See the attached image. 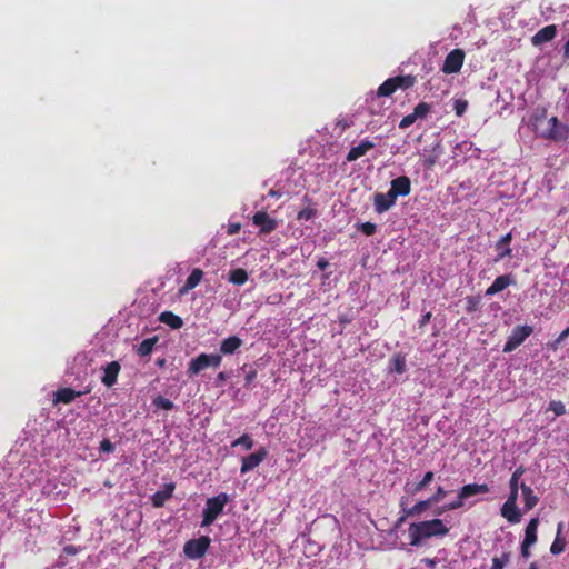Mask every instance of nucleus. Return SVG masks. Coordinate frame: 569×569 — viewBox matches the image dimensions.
Returning <instances> with one entry per match:
<instances>
[{
    "instance_id": "nucleus-1",
    "label": "nucleus",
    "mask_w": 569,
    "mask_h": 569,
    "mask_svg": "<svg viewBox=\"0 0 569 569\" xmlns=\"http://www.w3.org/2000/svg\"><path fill=\"white\" fill-rule=\"evenodd\" d=\"M409 538L411 546H419L422 540L438 536H446L449 528L445 526L441 519H432L410 523Z\"/></svg>"
},
{
    "instance_id": "nucleus-2",
    "label": "nucleus",
    "mask_w": 569,
    "mask_h": 569,
    "mask_svg": "<svg viewBox=\"0 0 569 569\" xmlns=\"http://www.w3.org/2000/svg\"><path fill=\"white\" fill-rule=\"evenodd\" d=\"M229 500V496L226 492H221L214 497L208 498L202 512L201 527L211 526L223 512V509Z\"/></svg>"
},
{
    "instance_id": "nucleus-3",
    "label": "nucleus",
    "mask_w": 569,
    "mask_h": 569,
    "mask_svg": "<svg viewBox=\"0 0 569 569\" xmlns=\"http://www.w3.org/2000/svg\"><path fill=\"white\" fill-rule=\"evenodd\" d=\"M222 362V356L219 353H200L192 358L188 365V375L194 376L207 368H218Z\"/></svg>"
},
{
    "instance_id": "nucleus-4",
    "label": "nucleus",
    "mask_w": 569,
    "mask_h": 569,
    "mask_svg": "<svg viewBox=\"0 0 569 569\" xmlns=\"http://www.w3.org/2000/svg\"><path fill=\"white\" fill-rule=\"evenodd\" d=\"M211 543V539L208 536H201L197 539L188 540L183 546V552L187 558L196 560L202 558Z\"/></svg>"
},
{
    "instance_id": "nucleus-5",
    "label": "nucleus",
    "mask_w": 569,
    "mask_h": 569,
    "mask_svg": "<svg viewBox=\"0 0 569 569\" xmlns=\"http://www.w3.org/2000/svg\"><path fill=\"white\" fill-rule=\"evenodd\" d=\"M533 332V328L531 326H516L510 336L508 337L502 351L505 353H510L516 350L520 345L525 342V340L531 336Z\"/></svg>"
},
{
    "instance_id": "nucleus-6",
    "label": "nucleus",
    "mask_w": 569,
    "mask_h": 569,
    "mask_svg": "<svg viewBox=\"0 0 569 569\" xmlns=\"http://www.w3.org/2000/svg\"><path fill=\"white\" fill-rule=\"evenodd\" d=\"M549 129L542 133V137L552 141H565L569 138V126L561 123L557 117L548 120Z\"/></svg>"
},
{
    "instance_id": "nucleus-7",
    "label": "nucleus",
    "mask_w": 569,
    "mask_h": 569,
    "mask_svg": "<svg viewBox=\"0 0 569 569\" xmlns=\"http://www.w3.org/2000/svg\"><path fill=\"white\" fill-rule=\"evenodd\" d=\"M465 56L462 49H453L446 56L441 71L446 74L459 72L463 66Z\"/></svg>"
},
{
    "instance_id": "nucleus-8",
    "label": "nucleus",
    "mask_w": 569,
    "mask_h": 569,
    "mask_svg": "<svg viewBox=\"0 0 569 569\" xmlns=\"http://www.w3.org/2000/svg\"><path fill=\"white\" fill-rule=\"evenodd\" d=\"M252 223L259 228L261 234H269L278 228L277 220L270 218L266 211H257L252 216Z\"/></svg>"
},
{
    "instance_id": "nucleus-9",
    "label": "nucleus",
    "mask_w": 569,
    "mask_h": 569,
    "mask_svg": "<svg viewBox=\"0 0 569 569\" xmlns=\"http://www.w3.org/2000/svg\"><path fill=\"white\" fill-rule=\"evenodd\" d=\"M397 89H398V88H397V86H396V83H395L393 78H389V79H387L385 82H382V83L379 86V88H378V90H377L376 94H373V96L371 97L370 106H369V112H370L371 114H377V113H379V110H377V109L375 108V102H376L380 97H390V96H391V94H392Z\"/></svg>"
},
{
    "instance_id": "nucleus-10",
    "label": "nucleus",
    "mask_w": 569,
    "mask_h": 569,
    "mask_svg": "<svg viewBox=\"0 0 569 569\" xmlns=\"http://www.w3.org/2000/svg\"><path fill=\"white\" fill-rule=\"evenodd\" d=\"M268 452L266 448H260L256 452H252L248 455L247 457L242 458V463L240 468V472L247 473L251 470H253L256 467H258L267 457Z\"/></svg>"
},
{
    "instance_id": "nucleus-11",
    "label": "nucleus",
    "mask_w": 569,
    "mask_h": 569,
    "mask_svg": "<svg viewBox=\"0 0 569 569\" xmlns=\"http://www.w3.org/2000/svg\"><path fill=\"white\" fill-rule=\"evenodd\" d=\"M397 197L392 196V192L389 190L387 193L377 192L373 196V204L375 210L378 213H383L388 211L395 203Z\"/></svg>"
},
{
    "instance_id": "nucleus-12",
    "label": "nucleus",
    "mask_w": 569,
    "mask_h": 569,
    "mask_svg": "<svg viewBox=\"0 0 569 569\" xmlns=\"http://www.w3.org/2000/svg\"><path fill=\"white\" fill-rule=\"evenodd\" d=\"M392 196L406 197L411 192V181L407 176H400L390 182V189Z\"/></svg>"
},
{
    "instance_id": "nucleus-13",
    "label": "nucleus",
    "mask_w": 569,
    "mask_h": 569,
    "mask_svg": "<svg viewBox=\"0 0 569 569\" xmlns=\"http://www.w3.org/2000/svg\"><path fill=\"white\" fill-rule=\"evenodd\" d=\"M557 36V26L548 24L541 28L532 38L531 43L535 47H540L546 42L553 40Z\"/></svg>"
},
{
    "instance_id": "nucleus-14",
    "label": "nucleus",
    "mask_w": 569,
    "mask_h": 569,
    "mask_svg": "<svg viewBox=\"0 0 569 569\" xmlns=\"http://www.w3.org/2000/svg\"><path fill=\"white\" fill-rule=\"evenodd\" d=\"M89 390L84 391H76L71 388H60L53 393V402L54 403H64L69 405L76 398L81 397L86 393H88Z\"/></svg>"
},
{
    "instance_id": "nucleus-15",
    "label": "nucleus",
    "mask_w": 569,
    "mask_h": 569,
    "mask_svg": "<svg viewBox=\"0 0 569 569\" xmlns=\"http://www.w3.org/2000/svg\"><path fill=\"white\" fill-rule=\"evenodd\" d=\"M121 370V366L118 361H111L103 368V376L101 377V382L111 388L116 385L118 380L119 372Z\"/></svg>"
},
{
    "instance_id": "nucleus-16",
    "label": "nucleus",
    "mask_w": 569,
    "mask_h": 569,
    "mask_svg": "<svg viewBox=\"0 0 569 569\" xmlns=\"http://www.w3.org/2000/svg\"><path fill=\"white\" fill-rule=\"evenodd\" d=\"M515 284V278L512 274L498 276L493 282L487 288L486 296H493L505 290L509 286Z\"/></svg>"
},
{
    "instance_id": "nucleus-17",
    "label": "nucleus",
    "mask_w": 569,
    "mask_h": 569,
    "mask_svg": "<svg viewBox=\"0 0 569 569\" xmlns=\"http://www.w3.org/2000/svg\"><path fill=\"white\" fill-rule=\"evenodd\" d=\"M511 240H512V232H508L497 241V243L495 246V249L497 252V256L495 258L496 262L502 260L506 257H511V253H512V249L510 247Z\"/></svg>"
},
{
    "instance_id": "nucleus-18",
    "label": "nucleus",
    "mask_w": 569,
    "mask_h": 569,
    "mask_svg": "<svg viewBox=\"0 0 569 569\" xmlns=\"http://www.w3.org/2000/svg\"><path fill=\"white\" fill-rule=\"evenodd\" d=\"M204 273L201 269L199 268H194L191 273L189 274V277L187 278L184 284L182 287L179 288V295L180 296H184L187 295L190 290L194 289L197 286H199V283L201 282L202 278H203Z\"/></svg>"
},
{
    "instance_id": "nucleus-19",
    "label": "nucleus",
    "mask_w": 569,
    "mask_h": 569,
    "mask_svg": "<svg viewBox=\"0 0 569 569\" xmlns=\"http://www.w3.org/2000/svg\"><path fill=\"white\" fill-rule=\"evenodd\" d=\"M375 148V143L370 140H362L358 146L352 147L347 153V161L353 162L360 157L365 156L368 151Z\"/></svg>"
},
{
    "instance_id": "nucleus-20",
    "label": "nucleus",
    "mask_w": 569,
    "mask_h": 569,
    "mask_svg": "<svg viewBox=\"0 0 569 569\" xmlns=\"http://www.w3.org/2000/svg\"><path fill=\"white\" fill-rule=\"evenodd\" d=\"M490 488L487 483H469L465 485L460 490V499H469L476 495L488 493Z\"/></svg>"
},
{
    "instance_id": "nucleus-21",
    "label": "nucleus",
    "mask_w": 569,
    "mask_h": 569,
    "mask_svg": "<svg viewBox=\"0 0 569 569\" xmlns=\"http://www.w3.org/2000/svg\"><path fill=\"white\" fill-rule=\"evenodd\" d=\"M501 516L510 523H519L522 517L517 503L510 505L506 502L501 507Z\"/></svg>"
},
{
    "instance_id": "nucleus-22",
    "label": "nucleus",
    "mask_w": 569,
    "mask_h": 569,
    "mask_svg": "<svg viewBox=\"0 0 569 569\" xmlns=\"http://www.w3.org/2000/svg\"><path fill=\"white\" fill-rule=\"evenodd\" d=\"M243 341L237 336H230L223 339L220 343V352L222 355H233L241 346Z\"/></svg>"
},
{
    "instance_id": "nucleus-23",
    "label": "nucleus",
    "mask_w": 569,
    "mask_h": 569,
    "mask_svg": "<svg viewBox=\"0 0 569 569\" xmlns=\"http://www.w3.org/2000/svg\"><path fill=\"white\" fill-rule=\"evenodd\" d=\"M520 489L523 498L525 510L529 511L533 509L539 501L538 496L535 495L531 487L527 486L525 482L520 485Z\"/></svg>"
},
{
    "instance_id": "nucleus-24",
    "label": "nucleus",
    "mask_w": 569,
    "mask_h": 569,
    "mask_svg": "<svg viewBox=\"0 0 569 569\" xmlns=\"http://www.w3.org/2000/svg\"><path fill=\"white\" fill-rule=\"evenodd\" d=\"M159 321L169 326L171 329H180L183 326L181 317L177 316L172 311H163L159 316Z\"/></svg>"
},
{
    "instance_id": "nucleus-25",
    "label": "nucleus",
    "mask_w": 569,
    "mask_h": 569,
    "mask_svg": "<svg viewBox=\"0 0 569 569\" xmlns=\"http://www.w3.org/2000/svg\"><path fill=\"white\" fill-rule=\"evenodd\" d=\"M173 490H174V485L169 483L166 486V488L163 490H160V491H157L156 493H153V496L151 498L152 505L157 508L162 507L164 505L166 500L171 498Z\"/></svg>"
},
{
    "instance_id": "nucleus-26",
    "label": "nucleus",
    "mask_w": 569,
    "mask_h": 569,
    "mask_svg": "<svg viewBox=\"0 0 569 569\" xmlns=\"http://www.w3.org/2000/svg\"><path fill=\"white\" fill-rule=\"evenodd\" d=\"M539 526V519L532 518L525 529V538L522 542H526V546H532L537 541V530Z\"/></svg>"
},
{
    "instance_id": "nucleus-27",
    "label": "nucleus",
    "mask_w": 569,
    "mask_h": 569,
    "mask_svg": "<svg viewBox=\"0 0 569 569\" xmlns=\"http://www.w3.org/2000/svg\"><path fill=\"white\" fill-rule=\"evenodd\" d=\"M390 371L402 375L407 370L406 356L401 352H397L390 359Z\"/></svg>"
},
{
    "instance_id": "nucleus-28",
    "label": "nucleus",
    "mask_w": 569,
    "mask_h": 569,
    "mask_svg": "<svg viewBox=\"0 0 569 569\" xmlns=\"http://www.w3.org/2000/svg\"><path fill=\"white\" fill-rule=\"evenodd\" d=\"M248 272L242 268L232 269L229 271V282L236 286H242L248 281Z\"/></svg>"
},
{
    "instance_id": "nucleus-29",
    "label": "nucleus",
    "mask_w": 569,
    "mask_h": 569,
    "mask_svg": "<svg viewBox=\"0 0 569 569\" xmlns=\"http://www.w3.org/2000/svg\"><path fill=\"white\" fill-rule=\"evenodd\" d=\"M158 341V338L157 337H152V338H147L144 339L139 346H138V349H137V353L140 356V357H147L149 356L153 348H154V345L157 343Z\"/></svg>"
},
{
    "instance_id": "nucleus-30",
    "label": "nucleus",
    "mask_w": 569,
    "mask_h": 569,
    "mask_svg": "<svg viewBox=\"0 0 569 569\" xmlns=\"http://www.w3.org/2000/svg\"><path fill=\"white\" fill-rule=\"evenodd\" d=\"M393 80H395L397 88L402 89V90L411 88L416 82V78L411 74L397 76V77H393Z\"/></svg>"
},
{
    "instance_id": "nucleus-31",
    "label": "nucleus",
    "mask_w": 569,
    "mask_h": 569,
    "mask_svg": "<svg viewBox=\"0 0 569 569\" xmlns=\"http://www.w3.org/2000/svg\"><path fill=\"white\" fill-rule=\"evenodd\" d=\"M567 546V541L565 537L559 536V533H556L555 540L551 543L550 552L555 556L560 555L565 551Z\"/></svg>"
},
{
    "instance_id": "nucleus-32",
    "label": "nucleus",
    "mask_w": 569,
    "mask_h": 569,
    "mask_svg": "<svg viewBox=\"0 0 569 569\" xmlns=\"http://www.w3.org/2000/svg\"><path fill=\"white\" fill-rule=\"evenodd\" d=\"M430 506H431V502H430L429 499L418 501L413 507L408 509V513L407 515L419 516L423 511H426Z\"/></svg>"
},
{
    "instance_id": "nucleus-33",
    "label": "nucleus",
    "mask_w": 569,
    "mask_h": 569,
    "mask_svg": "<svg viewBox=\"0 0 569 569\" xmlns=\"http://www.w3.org/2000/svg\"><path fill=\"white\" fill-rule=\"evenodd\" d=\"M152 405L158 408V409H163V410H171L173 409L174 405L173 402L168 399V398H164L163 396H157L153 400H152Z\"/></svg>"
},
{
    "instance_id": "nucleus-34",
    "label": "nucleus",
    "mask_w": 569,
    "mask_h": 569,
    "mask_svg": "<svg viewBox=\"0 0 569 569\" xmlns=\"http://www.w3.org/2000/svg\"><path fill=\"white\" fill-rule=\"evenodd\" d=\"M431 106L427 102H419L413 109V116L416 119H423L430 112Z\"/></svg>"
},
{
    "instance_id": "nucleus-35",
    "label": "nucleus",
    "mask_w": 569,
    "mask_h": 569,
    "mask_svg": "<svg viewBox=\"0 0 569 569\" xmlns=\"http://www.w3.org/2000/svg\"><path fill=\"white\" fill-rule=\"evenodd\" d=\"M238 446H243L246 450H250L253 447V440L248 433H244L231 443L232 448Z\"/></svg>"
},
{
    "instance_id": "nucleus-36",
    "label": "nucleus",
    "mask_w": 569,
    "mask_h": 569,
    "mask_svg": "<svg viewBox=\"0 0 569 569\" xmlns=\"http://www.w3.org/2000/svg\"><path fill=\"white\" fill-rule=\"evenodd\" d=\"M435 478V473L432 471H428L425 473L423 478L413 485L412 492H419L425 489Z\"/></svg>"
},
{
    "instance_id": "nucleus-37",
    "label": "nucleus",
    "mask_w": 569,
    "mask_h": 569,
    "mask_svg": "<svg viewBox=\"0 0 569 569\" xmlns=\"http://www.w3.org/2000/svg\"><path fill=\"white\" fill-rule=\"evenodd\" d=\"M526 472V469L523 466H519L512 473L510 481H509V488H518L520 489L519 479L522 477V475Z\"/></svg>"
},
{
    "instance_id": "nucleus-38",
    "label": "nucleus",
    "mask_w": 569,
    "mask_h": 569,
    "mask_svg": "<svg viewBox=\"0 0 569 569\" xmlns=\"http://www.w3.org/2000/svg\"><path fill=\"white\" fill-rule=\"evenodd\" d=\"M510 560V555L508 552L502 553L501 557H495L492 559V566L490 569H503L506 565Z\"/></svg>"
},
{
    "instance_id": "nucleus-39",
    "label": "nucleus",
    "mask_w": 569,
    "mask_h": 569,
    "mask_svg": "<svg viewBox=\"0 0 569 569\" xmlns=\"http://www.w3.org/2000/svg\"><path fill=\"white\" fill-rule=\"evenodd\" d=\"M480 300L477 297L468 296L466 298V311L472 313L479 309Z\"/></svg>"
},
{
    "instance_id": "nucleus-40",
    "label": "nucleus",
    "mask_w": 569,
    "mask_h": 569,
    "mask_svg": "<svg viewBox=\"0 0 569 569\" xmlns=\"http://www.w3.org/2000/svg\"><path fill=\"white\" fill-rule=\"evenodd\" d=\"M548 409L553 411L558 417L565 415L566 412L565 405L559 400L550 401Z\"/></svg>"
},
{
    "instance_id": "nucleus-41",
    "label": "nucleus",
    "mask_w": 569,
    "mask_h": 569,
    "mask_svg": "<svg viewBox=\"0 0 569 569\" xmlns=\"http://www.w3.org/2000/svg\"><path fill=\"white\" fill-rule=\"evenodd\" d=\"M316 216V210L312 208H305L300 210L297 214L298 220H305L308 221L312 219Z\"/></svg>"
},
{
    "instance_id": "nucleus-42",
    "label": "nucleus",
    "mask_w": 569,
    "mask_h": 569,
    "mask_svg": "<svg viewBox=\"0 0 569 569\" xmlns=\"http://www.w3.org/2000/svg\"><path fill=\"white\" fill-rule=\"evenodd\" d=\"M359 230L366 234V236H372L376 230H377V226L372 222H363L359 226Z\"/></svg>"
},
{
    "instance_id": "nucleus-43",
    "label": "nucleus",
    "mask_w": 569,
    "mask_h": 569,
    "mask_svg": "<svg viewBox=\"0 0 569 569\" xmlns=\"http://www.w3.org/2000/svg\"><path fill=\"white\" fill-rule=\"evenodd\" d=\"M446 496H447V491L442 487H438L436 492L428 499L430 500V502L432 505V503H437V502L441 501Z\"/></svg>"
},
{
    "instance_id": "nucleus-44",
    "label": "nucleus",
    "mask_w": 569,
    "mask_h": 569,
    "mask_svg": "<svg viewBox=\"0 0 569 569\" xmlns=\"http://www.w3.org/2000/svg\"><path fill=\"white\" fill-rule=\"evenodd\" d=\"M468 107V102L466 100H456L453 104V110L457 116H462L466 112Z\"/></svg>"
},
{
    "instance_id": "nucleus-45",
    "label": "nucleus",
    "mask_w": 569,
    "mask_h": 569,
    "mask_svg": "<svg viewBox=\"0 0 569 569\" xmlns=\"http://www.w3.org/2000/svg\"><path fill=\"white\" fill-rule=\"evenodd\" d=\"M417 121L416 117L413 116V113H409L407 116H405L400 123H399V128L400 129H406V128H409L411 124H413L415 122Z\"/></svg>"
},
{
    "instance_id": "nucleus-46",
    "label": "nucleus",
    "mask_w": 569,
    "mask_h": 569,
    "mask_svg": "<svg viewBox=\"0 0 569 569\" xmlns=\"http://www.w3.org/2000/svg\"><path fill=\"white\" fill-rule=\"evenodd\" d=\"M99 450L101 452H106V453H110L114 450V446L113 443L110 441V439L108 438H104L103 440H101L100 442V446H99Z\"/></svg>"
},
{
    "instance_id": "nucleus-47",
    "label": "nucleus",
    "mask_w": 569,
    "mask_h": 569,
    "mask_svg": "<svg viewBox=\"0 0 569 569\" xmlns=\"http://www.w3.org/2000/svg\"><path fill=\"white\" fill-rule=\"evenodd\" d=\"M257 375H258V372L253 368H250L248 371H246L244 386L250 387L252 385V382L256 380Z\"/></svg>"
},
{
    "instance_id": "nucleus-48",
    "label": "nucleus",
    "mask_w": 569,
    "mask_h": 569,
    "mask_svg": "<svg viewBox=\"0 0 569 569\" xmlns=\"http://www.w3.org/2000/svg\"><path fill=\"white\" fill-rule=\"evenodd\" d=\"M465 499H460V493L458 492V497L455 501L446 505L443 510H456L463 507Z\"/></svg>"
},
{
    "instance_id": "nucleus-49",
    "label": "nucleus",
    "mask_w": 569,
    "mask_h": 569,
    "mask_svg": "<svg viewBox=\"0 0 569 569\" xmlns=\"http://www.w3.org/2000/svg\"><path fill=\"white\" fill-rule=\"evenodd\" d=\"M518 492H519V489L518 488H510V492H509V496L506 500V503H517V500H518Z\"/></svg>"
},
{
    "instance_id": "nucleus-50",
    "label": "nucleus",
    "mask_w": 569,
    "mask_h": 569,
    "mask_svg": "<svg viewBox=\"0 0 569 569\" xmlns=\"http://www.w3.org/2000/svg\"><path fill=\"white\" fill-rule=\"evenodd\" d=\"M438 160V154L429 156L423 160V167L426 169H431Z\"/></svg>"
},
{
    "instance_id": "nucleus-51",
    "label": "nucleus",
    "mask_w": 569,
    "mask_h": 569,
    "mask_svg": "<svg viewBox=\"0 0 569 569\" xmlns=\"http://www.w3.org/2000/svg\"><path fill=\"white\" fill-rule=\"evenodd\" d=\"M240 229H241V224L240 223H230L228 226L227 233L229 236H233V234L238 233L240 231Z\"/></svg>"
},
{
    "instance_id": "nucleus-52",
    "label": "nucleus",
    "mask_w": 569,
    "mask_h": 569,
    "mask_svg": "<svg viewBox=\"0 0 569 569\" xmlns=\"http://www.w3.org/2000/svg\"><path fill=\"white\" fill-rule=\"evenodd\" d=\"M227 379H228V373L224 371H221L216 377V385L223 386V383L227 381Z\"/></svg>"
},
{
    "instance_id": "nucleus-53",
    "label": "nucleus",
    "mask_w": 569,
    "mask_h": 569,
    "mask_svg": "<svg viewBox=\"0 0 569 569\" xmlns=\"http://www.w3.org/2000/svg\"><path fill=\"white\" fill-rule=\"evenodd\" d=\"M431 317H432V313L430 311L422 315L419 320V327L423 328L427 323H429Z\"/></svg>"
},
{
    "instance_id": "nucleus-54",
    "label": "nucleus",
    "mask_w": 569,
    "mask_h": 569,
    "mask_svg": "<svg viewBox=\"0 0 569 569\" xmlns=\"http://www.w3.org/2000/svg\"><path fill=\"white\" fill-rule=\"evenodd\" d=\"M405 505H406V498H405V497H402V499H401V501H400L401 515H402V516H405V517H407V518H409V517H413V515H407V513H408V509H409V508H406V507H405Z\"/></svg>"
},
{
    "instance_id": "nucleus-55",
    "label": "nucleus",
    "mask_w": 569,
    "mask_h": 569,
    "mask_svg": "<svg viewBox=\"0 0 569 569\" xmlns=\"http://www.w3.org/2000/svg\"><path fill=\"white\" fill-rule=\"evenodd\" d=\"M530 547L531 546H526V542H521V556L523 558L530 557V551H529Z\"/></svg>"
},
{
    "instance_id": "nucleus-56",
    "label": "nucleus",
    "mask_w": 569,
    "mask_h": 569,
    "mask_svg": "<svg viewBox=\"0 0 569 569\" xmlns=\"http://www.w3.org/2000/svg\"><path fill=\"white\" fill-rule=\"evenodd\" d=\"M563 341L557 337L552 342L549 343V347L556 351L558 349V347L562 343Z\"/></svg>"
},
{
    "instance_id": "nucleus-57",
    "label": "nucleus",
    "mask_w": 569,
    "mask_h": 569,
    "mask_svg": "<svg viewBox=\"0 0 569 569\" xmlns=\"http://www.w3.org/2000/svg\"><path fill=\"white\" fill-rule=\"evenodd\" d=\"M317 266H318V268H319L320 270H322V271H323V270H326V269H327V267L329 266V262H328L326 259H320V260L318 261Z\"/></svg>"
},
{
    "instance_id": "nucleus-58",
    "label": "nucleus",
    "mask_w": 569,
    "mask_h": 569,
    "mask_svg": "<svg viewBox=\"0 0 569 569\" xmlns=\"http://www.w3.org/2000/svg\"><path fill=\"white\" fill-rule=\"evenodd\" d=\"M563 58L569 59V39L562 47Z\"/></svg>"
},
{
    "instance_id": "nucleus-59",
    "label": "nucleus",
    "mask_w": 569,
    "mask_h": 569,
    "mask_svg": "<svg viewBox=\"0 0 569 569\" xmlns=\"http://www.w3.org/2000/svg\"><path fill=\"white\" fill-rule=\"evenodd\" d=\"M430 569H433L436 566V560L430 558H425L422 560Z\"/></svg>"
},
{
    "instance_id": "nucleus-60",
    "label": "nucleus",
    "mask_w": 569,
    "mask_h": 569,
    "mask_svg": "<svg viewBox=\"0 0 569 569\" xmlns=\"http://www.w3.org/2000/svg\"><path fill=\"white\" fill-rule=\"evenodd\" d=\"M562 341H565L569 337V326L560 332L558 336Z\"/></svg>"
},
{
    "instance_id": "nucleus-61",
    "label": "nucleus",
    "mask_w": 569,
    "mask_h": 569,
    "mask_svg": "<svg viewBox=\"0 0 569 569\" xmlns=\"http://www.w3.org/2000/svg\"><path fill=\"white\" fill-rule=\"evenodd\" d=\"M562 530H563V522H559L557 525V532L556 533H559V536H562Z\"/></svg>"
},
{
    "instance_id": "nucleus-62",
    "label": "nucleus",
    "mask_w": 569,
    "mask_h": 569,
    "mask_svg": "<svg viewBox=\"0 0 569 569\" xmlns=\"http://www.w3.org/2000/svg\"><path fill=\"white\" fill-rule=\"evenodd\" d=\"M64 551H66L67 553H74V552H76V550H74V547H73V546H68V547H66V548H64Z\"/></svg>"
},
{
    "instance_id": "nucleus-63",
    "label": "nucleus",
    "mask_w": 569,
    "mask_h": 569,
    "mask_svg": "<svg viewBox=\"0 0 569 569\" xmlns=\"http://www.w3.org/2000/svg\"><path fill=\"white\" fill-rule=\"evenodd\" d=\"M157 365H158L159 367H163V366L166 365V359H164V358H162V359H158V360H157Z\"/></svg>"
},
{
    "instance_id": "nucleus-64",
    "label": "nucleus",
    "mask_w": 569,
    "mask_h": 569,
    "mask_svg": "<svg viewBox=\"0 0 569 569\" xmlns=\"http://www.w3.org/2000/svg\"><path fill=\"white\" fill-rule=\"evenodd\" d=\"M529 569H539L537 562H531Z\"/></svg>"
}]
</instances>
